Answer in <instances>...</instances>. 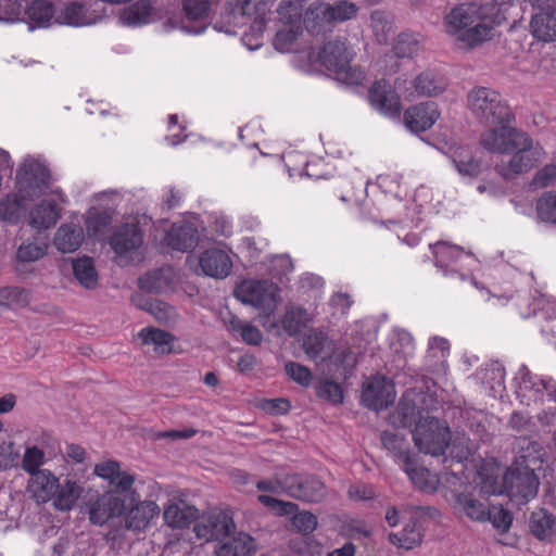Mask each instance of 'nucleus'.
Instances as JSON below:
<instances>
[{
	"label": "nucleus",
	"instance_id": "f257e3e1",
	"mask_svg": "<svg viewBox=\"0 0 556 556\" xmlns=\"http://www.w3.org/2000/svg\"><path fill=\"white\" fill-rule=\"evenodd\" d=\"M445 20L456 41L475 48L492 38L500 14L494 5L469 2L452 9Z\"/></svg>",
	"mask_w": 556,
	"mask_h": 556
},
{
	"label": "nucleus",
	"instance_id": "f03ea898",
	"mask_svg": "<svg viewBox=\"0 0 556 556\" xmlns=\"http://www.w3.org/2000/svg\"><path fill=\"white\" fill-rule=\"evenodd\" d=\"M353 58L354 52L344 37L326 42L317 54L320 64L331 72L337 80L346 85H359L365 79V73L351 64Z\"/></svg>",
	"mask_w": 556,
	"mask_h": 556
},
{
	"label": "nucleus",
	"instance_id": "7ed1b4c3",
	"mask_svg": "<svg viewBox=\"0 0 556 556\" xmlns=\"http://www.w3.org/2000/svg\"><path fill=\"white\" fill-rule=\"evenodd\" d=\"M467 106L472 116L484 125L513 122L514 114L501 96L492 88L476 86L467 93Z\"/></svg>",
	"mask_w": 556,
	"mask_h": 556
},
{
	"label": "nucleus",
	"instance_id": "20e7f679",
	"mask_svg": "<svg viewBox=\"0 0 556 556\" xmlns=\"http://www.w3.org/2000/svg\"><path fill=\"white\" fill-rule=\"evenodd\" d=\"M51 175L40 157L26 156L16 172V189L21 197L33 201L50 187Z\"/></svg>",
	"mask_w": 556,
	"mask_h": 556
},
{
	"label": "nucleus",
	"instance_id": "39448f33",
	"mask_svg": "<svg viewBox=\"0 0 556 556\" xmlns=\"http://www.w3.org/2000/svg\"><path fill=\"white\" fill-rule=\"evenodd\" d=\"M413 440L420 452L441 456L450 444L451 431L439 418L427 415L425 421L417 422Z\"/></svg>",
	"mask_w": 556,
	"mask_h": 556
},
{
	"label": "nucleus",
	"instance_id": "423d86ee",
	"mask_svg": "<svg viewBox=\"0 0 556 556\" xmlns=\"http://www.w3.org/2000/svg\"><path fill=\"white\" fill-rule=\"evenodd\" d=\"M358 8L353 2L339 1L336 4L320 3L306 11L304 25L308 33L324 31L332 22H344L357 14Z\"/></svg>",
	"mask_w": 556,
	"mask_h": 556
},
{
	"label": "nucleus",
	"instance_id": "0eeeda50",
	"mask_svg": "<svg viewBox=\"0 0 556 556\" xmlns=\"http://www.w3.org/2000/svg\"><path fill=\"white\" fill-rule=\"evenodd\" d=\"M504 485L511 502L525 505L536 496L540 481L532 468L517 464L507 469Z\"/></svg>",
	"mask_w": 556,
	"mask_h": 556
},
{
	"label": "nucleus",
	"instance_id": "6e6552de",
	"mask_svg": "<svg viewBox=\"0 0 556 556\" xmlns=\"http://www.w3.org/2000/svg\"><path fill=\"white\" fill-rule=\"evenodd\" d=\"M511 153L513 156L508 163L501 168V174L505 179L529 172L545 155L543 147L539 142H534L527 132L520 136Z\"/></svg>",
	"mask_w": 556,
	"mask_h": 556
},
{
	"label": "nucleus",
	"instance_id": "1a4fd4ad",
	"mask_svg": "<svg viewBox=\"0 0 556 556\" xmlns=\"http://www.w3.org/2000/svg\"><path fill=\"white\" fill-rule=\"evenodd\" d=\"M285 493L295 500L307 503H319L326 494L325 483L315 475H287Z\"/></svg>",
	"mask_w": 556,
	"mask_h": 556
},
{
	"label": "nucleus",
	"instance_id": "9d476101",
	"mask_svg": "<svg viewBox=\"0 0 556 556\" xmlns=\"http://www.w3.org/2000/svg\"><path fill=\"white\" fill-rule=\"evenodd\" d=\"M105 16L91 9L81 0H74L58 5L55 24L68 27H88L101 23Z\"/></svg>",
	"mask_w": 556,
	"mask_h": 556
},
{
	"label": "nucleus",
	"instance_id": "9b49d317",
	"mask_svg": "<svg viewBox=\"0 0 556 556\" xmlns=\"http://www.w3.org/2000/svg\"><path fill=\"white\" fill-rule=\"evenodd\" d=\"M163 18L161 8L153 0H132L117 14V24L127 28H140Z\"/></svg>",
	"mask_w": 556,
	"mask_h": 556
},
{
	"label": "nucleus",
	"instance_id": "f8f14e48",
	"mask_svg": "<svg viewBox=\"0 0 556 556\" xmlns=\"http://www.w3.org/2000/svg\"><path fill=\"white\" fill-rule=\"evenodd\" d=\"M439 402L432 395L420 394L417 400L404 395L396 407V416L403 427H412L425 421L430 410L437 409Z\"/></svg>",
	"mask_w": 556,
	"mask_h": 556
},
{
	"label": "nucleus",
	"instance_id": "ddd939ff",
	"mask_svg": "<svg viewBox=\"0 0 556 556\" xmlns=\"http://www.w3.org/2000/svg\"><path fill=\"white\" fill-rule=\"evenodd\" d=\"M511 122L495 123L497 128L483 131L480 136V144L488 151L500 154H509L520 136L526 132L510 126Z\"/></svg>",
	"mask_w": 556,
	"mask_h": 556
},
{
	"label": "nucleus",
	"instance_id": "4468645a",
	"mask_svg": "<svg viewBox=\"0 0 556 556\" xmlns=\"http://www.w3.org/2000/svg\"><path fill=\"white\" fill-rule=\"evenodd\" d=\"M430 247L432 248L435 266L442 271L443 276L457 277L462 281L468 278L466 274L459 270L457 265L462 258L470 257V253H465L462 247L446 241H438Z\"/></svg>",
	"mask_w": 556,
	"mask_h": 556
},
{
	"label": "nucleus",
	"instance_id": "2eb2a0df",
	"mask_svg": "<svg viewBox=\"0 0 556 556\" xmlns=\"http://www.w3.org/2000/svg\"><path fill=\"white\" fill-rule=\"evenodd\" d=\"M395 400L394 384L386 377H375L367 381L362 391V403L365 407L380 412L393 404Z\"/></svg>",
	"mask_w": 556,
	"mask_h": 556
},
{
	"label": "nucleus",
	"instance_id": "dca6fc26",
	"mask_svg": "<svg viewBox=\"0 0 556 556\" xmlns=\"http://www.w3.org/2000/svg\"><path fill=\"white\" fill-rule=\"evenodd\" d=\"M368 98L371 105L389 117H399L401 101L392 85L386 80H377L370 87Z\"/></svg>",
	"mask_w": 556,
	"mask_h": 556
},
{
	"label": "nucleus",
	"instance_id": "f3484780",
	"mask_svg": "<svg viewBox=\"0 0 556 556\" xmlns=\"http://www.w3.org/2000/svg\"><path fill=\"white\" fill-rule=\"evenodd\" d=\"M428 516L434 518L439 516V511L430 506H417L414 509V517L412 525L408 523L401 532L390 533L389 541L397 547L412 549L422 542V533L417 526V518Z\"/></svg>",
	"mask_w": 556,
	"mask_h": 556
},
{
	"label": "nucleus",
	"instance_id": "a211bd4d",
	"mask_svg": "<svg viewBox=\"0 0 556 556\" xmlns=\"http://www.w3.org/2000/svg\"><path fill=\"white\" fill-rule=\"evenodd\" d=\"M235 529L236 525L232 517L226 513L208 518L207 520L197 522L193 528L197 536L206 542H223L233 533Z\"/></svg>",
	"mask_w": 556,
	"mask_h": 556
},
{
	"label": "nucleus",
	"instance_id": "6ab92c4d",
	"mask_svg": "<svg viewBox=\"0 0 556 556\" xmlns=\"http://www.w3.org/2000/svg\"><path fill=\"white\" fill-rule=\"evenodd\" d=\"M439 116L437 103L428 101L408 108L404 112V123L408 130L418 134L430 129Z\"/></svg>",
	"mask_w": 556,
	"mask_h": 556
},
{
	"label": "nucleus",
	"instance_id": "aec40b11",
	"mask_svg": "<svg viewBox=\"0 0 556 556\" xmlns=\"http://www.w3.org/2000/svg\"><path fill=\"white\" fill-rule=\"evenodd\" d=\"M125 511V501L113 493L99 496L89 507V519L93 525L102 526Z\"/></svg>",
	"mask_w": 556,
	"mask_h": 556
},
{
	"label": "nucleus",
	"instance_id": "412c9836",
	"mask_svg": "<svg viewBox=\"0 0 556 556\" xmlns=\"http://www.w3.org/2000/svg\"><path fill=\"white\" fill-rule=\"evenodd\" d=\"M544 378L533 375L526 365H521L515 376L517 383V394L528 405L531 402L544 401Z\"/></svg>",
	"mask_w": 556,
	"mask_h": 556
},
{
	"label": "nucleus",
	"instance_id": "4be33fe9",
	"mask_svg": "<svg viewBox=\"0 0 556 556\" xmlns=\"http://www.w3.org/2000/svg\"><path fill=\"white\" fill-rule=\"evenodd\" d=\"M201 270L205 276L224 279L232 268L229 255L220 249L205 250L199 258Z\"/></svg>",
	"mask_w": 556,
	"mask_h": 556
},
{
	"label": "nucleus",
	"instance_id": "5701e85b",
	"mask_svg": "<svg viewBox=\"0 0 556 556\" xmlns=\"http://www.w3.org/2000/svg\"><path fill=\"white\" fill-rule=\"evenodd\" d=\"M143 243V233L135 224H124L115 228L110 238L111 248L119 255L137 250Z\"/></svg>",
	"mask_w": 556,
	"mask_h": 556
},
{
	"label": "nucleus",
	"instance_id": "b1692460",
	"mask_svg": "<svg viewBox=\"0 0 556 556\" xmlns=\"http://www.w3.org/2000/svg\"><path fill=\"white\" fill-rule=\"evenodd\" d=\"M236 298L243 304L263 308L271 301L266 281H244L235 290Z\"/></svg>",
	"mask_w": 556,
	"mask_h": 556
},
{
	"label": "nucleus",
	"instance_id": "393cba45",
	"mask_svg": "<svg viewBox=\"0 0 556 556\" xmlns=\"http://www.w3.org/2000/svg\"><path fill=\"white\" fill-rule=\"evenodd\" d=\"M58 481L59 479L50 470L42 469V471L30 476L27 491L38 504L47 503L53 498Z\"/></svg>",
	"mask_w": 556,
	"mask_h": 556
},
{
	"label": "nucleus",
	"instance_id": "a878e982",
	"mask_svg": "<svg viewBox=\"0 0 556 556\" xmlns=\"http://www.w3.org/2000/svg\"><path fill=\"white\" fill-rule=\"evenodd\" d=\"M529 530L541 542H551L556 534V516L546 508L533 510L529 517Z\"/></svg>",
	"mask_w": 556,
	"mask_h": 556
},
{
	"label": "nucleus",
	"instance_id": "bb28decb",
	"mask_svg": "<svg viewBox=\"0 0 556 556\" xmlns=\"http://www.w3.org/2000/svg\"><path fill=\"white\" fill-rule=\"evenodd\" d=\"M167 244L177 251H191L199 241L198 229L191 223L174 224L166 236Z\"/></svg>",
	"mask_w": 556,
	"mask_h": 556
},
{
	"label": "nucleus",
	"instance_id": "cd10ccee",
	"mask_svg": "<svg viewBox=\"0 0 556 556\" xmlns=\"http://www.w3.org/2000/svg\"><path fill=\"white\" fill-rule=\"evenodd\" d=\"M56 10L58 7L49 0H33L26 9L29 29L46 28L55 24Z\"/></svg>",
	"mask_w": 556,
	"mask_h": 556
},
{
	"label": "nucleus",
	"instance_id": "c85d7f7f",
	"mask_svg": "<svg viewBox=\"0 0 556 556\" xmlns=\"http://www.w3.org/2000/svg\"><path fill=\"white\" fill-rule=\"evenodd\" d=\"M61 218V210L52 200H42L29 213L28 224L37 230L53 227Z\"/></svg>",
	"mask_w": 556,
	"mask_h": 556
},
{
	"label": "nucleus",
	"instance_id": "c756f323",
	"mask_svg": "<svg viewBox=\"0 0 556 556\" xmlns=\"http://www.w3.org/2000/svg\"><path fill=\"white\" fill-rule=\"evenodd\" d=\"M84 239L83 228L74 223H67L56 229L53 244L62 253H73L80 248Z\"/></svg>",
	"mask_w": 556,
	"mask_h": 556
},
{
	"label": "nucleus",
	"instance_id": "7c9ffc66",
	"mask_svg": "<svg viewBox=\"0 0 556 556\" xmlns=\"http://www.w3.org/2000/svg\"><path fill=\"white\" fill-rule=\"evenodd\" d=\"M160 514V507L153 501H143L132 506L126 515V527L132 530L146 529Z\"/></svg>",
	"mask_w": 556,
	"mask_h": 556
},
{
	"label": "nucleus",
	"instance_id": "2f4dec72",
	"mask_svg": "<svg viewBox=\"0 0 556 556\" xmlns=\"http://www.w3.org/2000/svg\"><path fill=\"white\" fill-rule=\"evenodd\" d=\"M532 35L545 42L556 40V9L540 11L530 23Z\"/></svg>",
	"mask_w": 556,
	"mask_h": 556
},
{
	"label": "nucleus",
	"instance_id": "473e14b6",
	"mask_svg": "<svg viewBox=\"0 0 556 556\" xmlns=\"http://www.w3.org/2000/svg\"><path fill=\"white\" fill-rule=\"evenodd\" d=\"M181 9L189 25L203 27V33L206 30L210 25V0H181Z\"/></svg>",
	"mask_w": 556,
	"mask_h": 556
},
{
	"label": "nucleus",
	"instance_id": "72a5a7b5",
	"mask_svg": "<svg viewBox=\"0 0 556 556\" xmlns=\"http://www.w3.org/2000/svg\"><path fill=\"white\" fill-rule=\"evenodd\" d=\"M256 545L254 539L240 532L230 540L224 542L216 551L217 556H254Z\"/></svg>",
	"mask_w": 556,
	"mask_h": 556
},
{
	"label": "nucleus",
	"instance_id": "f704fd0d",
	"mask_svg": "<svg viewBox=\"0 0 556 556\" xmlns=\"http://www.w3.org/2000/svg\"><path fill=\"white\" fill-rule=\"evenodd\" d=\"M454 505L456 509L473 521H485L491 518V509L470 494H456Z\"/></svg>",
	"mask_w": 556,
	"mask_h": 556
},
{
	"label": "nucleus",
	"instance_id": "c9c22d12",
	"mask_svg": "<svg viewBox=\"0 0 556 556\" xmlns=\"http://www.w3.org/2000/svg\"><path fill=\"white\" fill-rule=\"evenodd\" d=\"M199 510L186 504H169L164 509V520L172 528H187L198 519Z\"/></svg>",
	"mask_w": 556,
	"mask_h": 556
},
{
	"label": "nucleus",
	"instance_id": "e433bc0d",
	"mask_svg": "<svg viewBox=\"0 0 556 556\" xmlns=\"http://www.w3.org/2000/svg\"><path fill=\"white\" fill-rule=\"evenodd\" d=\"M83 492L81 486L73 480L66 479L62 483L58 481V489L53 495L54 507L62 511L71 510Z\"/></svg>",
	"mask_w": 556,
	"mask_h": 556
},
{
	"label": "nucleus",
	"instance_id": "4c0bfd02",
	"mask_svg": "<svg viewBox=\"0 0 556 556\" xmlns=\"http://www.w3.org/2000/svg\"><path fill=\"white\" fill-rule=\"evenodd\" d=\"M451 160L462 176L477 177L481 173V162L468 147H457L452 151Z\"/></svg>",
	"mask_w": 556,
	"mask_h": 556
},
{
	"label": "nucleus",
	"instance_id": "58836bf2",
	"mask_svg": "<svg viewBox=\"0 0 556 556\" xmlns=\"http://www.w3.org/2000/svg\"><path fill=\"white\" fill-rule=\"evenodd\" d=\"M172 276L169 268H156L139 278L138 286L149 293H162L170 288Z\"/></svg>",
	"mask_w": 556,
	"mask_h": 556
},
{
	"label": "nucleus",
	"instance_id": "ea45409f",
	"mask_svg": "<svg viewBox=\"0 0 556 556\" xmlns=\"http://www.w3.org/2000/svg\"><path fill=\"white\" fill-rule=\"evenodd\" d=\"M307 311L301 306H289L280 324L283 332L289 337H298L309 321Z\"/></svg>",
	"mask_w": 556,
	"mask_h": 556
},
{
	"label": "nucleus",
	"instance_id": "a19ab883",
	"mask_svg": "<svg viewBox=\"0 0 556 556\" xmlns=\"http://www.w3.org/2000/svg\"><path fill=\"white\" fill-rule=\"evenodd\" d=\"M138 337L143 344L153 345L155 352L162 354L172 352V343L175 340L170 332L154 327L142 328Z\"/></svg>",
	"mask_w": 556,
	"mask_h": 556
},
{
	"label": "nucleus",
	"instance_id": "79ce46f5",
	"mask_svg": "<svg viewBox=\"0 0 556 556\" xmlns=\"http://www.w3.org/2000/svg\"><path fill=\"white\" fill-rule=\"evenodd\" d=\"M404 471L414 485L426 492H434L439 479L425 467H417L413 458L403 466Z\"/></svg>",
	"mask_w": 556,
	"mask_h": 556
},
{
	"label": "nucleus",
	"instance_id": "37998d69",
	"mask_svg": "<svg viewBox=\"0 0 556 556\" xmlns=\"http://www.w3.org/2000/svg\"><path fill=\"white\" fill-rule=\"evenodd\" d=\"M383 447L392 454V456L403 463V466L412 459L409 455V444L400 433L392 431H383L380 434Z\"/></svg>",
	"mask_w": 556,
	"mask_h": 556
},
{
	"label": "nucleus",
	"instance_id": "c03bdc74",
	"mask_svg": "<svg viewBox=\"0 0 556 556\" xmlns=\"http://www.w3.org/2000/svg\"><path fill=\"white\" fill-rule=\"evenodd\" d=\"M225 324L229 331L239 334L242 341L249 345L257 346L263 341V333L257 327L241 320L235 315H230Z\"/></svg>",
	"mask_w": 556,
	"mask_h": 556
},
{
	"label": "nucleus",
	"instance_id": "a18cd8bd",
	"mask_svg": "<svg viewBox=\"0 0 556 556\" xmlns=\"http://www.w3.org/2000/svg\"><path fill=\"white\" fill-rule=\"evenodd\" d=\"M445 88L444 79L432 72H422L415 79V89L419 96L434 97L442 93Z\"/></svg>",
	"mask_w": 556,
	"mask_h": 556
},
{
	"label": "nucleus",
	"instance_id": "49530a36",
	"mask_svg": "<svg viewBox=\"0 0 556 556\" xmlns=\"http://www.w3.org/2000/svg\"><path fill=\"white\" fill-rule=\"evenodd\" d=\"M277 15L278 22L283 26H302L303 4L300 0H281Z\"/></svg>",
	"mask_w": 556,
	"mask_h": 556
},
{
	"label": "nucleus",
	"instance_id": "de8ad7c7",
	"mask_svg": "<svg viewBox=\"0 0 556 556\" xmlns=\"http://www.w3.org/2000/svg\"><path fill=\"white\" fill-rule=\"evenodd\" d=\"M73 274L86 289H93L98 283V274L90 257L77 258L73 262Z\"/></svg>",
	"mask_w": 556,
	"mask_h": 556
},
{
	"label": "nucleus",
	"instance_id": "09e8293b",
	"mask_svg": "<svg viewBox=\"0 0 556 556\" xmlns=\"http://www.w3.org/2000/svg\"><path fill=\"white\" fill-rule=\"evenodd\" d=\"M26 201L29 200L22 198L18 191L13 197H7L5 199L1 200L0 219L11 224H16L20 219L22 211L26 206Z\"/></svg>",
	"mask_w": 556,
	"mask_h": 556
},
{
	"label": "nucleus",
	"instance_id": "8fccbe9b",
	"mask_svg": "<svg viewBox=\"0 0 556 556\" xmlns=\"http://www.w3.org/2000/svg\"><path fill=\"white\" fill-rule=\"evenodd\" d=\"M30 293L21 287L0 288V305L9 308H22L28 305Z\"/></svg>",
	"mask_w": 556,
	"mask_h": 556
},
{
	"label": "nucleus",
	"instance_id": "3c124183",
	"mask_svg": "<svg viewBox=\"0 0 556 556\" xmlns=\"http://www.w3.org/2000/svg\"><path fill=\"white\" fill-rule=\"evenodd\" d=\"M302 26L293 25V26H283L277 30L274 47L276 50L285 53L292 52L294 50L296 40L299 36L302 34Z\"/></svg>",
	"mask_w": 556,
	"mask_h": 556
},
{
	"label": "nucleus",
	"instance_id": "603ef678",
	"mask_svg": "<svg viewBox=\"0 0 556 556\" xmlns=\"http://www.w3.org/2000/svg\"><path fill=\"white\" fill-rule=\"evenodd\" d=\"M161 14L163 15V17H166V20L162 24V29L165 33H170L173 30L179 29L188 35L203 34V27H193L192 25H189L185 16L180 17L177 14H172L168 10L163 11L162 9Z\"/></svg>",
	"mask_w": 556,
	"mask_h": 556
},
{
	"label": "nucleus",
	"instance_id": "864d4df0",
	"mask_svg": "<svg viewBox=\"0 0 556 556\" xmlns=\"http://www.w3.org/2000/svg\"><path fill=\"white\" fill-rule=\"evenodd\" d=\"M505 376V368L498 361L491 362L481 370L482 382L494 391L497 388H504Z\"/></svg>",
	"mask_w": 556,
	"mask_h": 556
},
{
	"label": "nucleus",
	"instance_id": "5fc2aeb1",
	"mask_svg": "<svg viewBox=\"0 0 556 556\" xmlns=\"http://www.w3.org/2000/svg\"><path fill=\"white\" fill-rule=\"evenodd\" d=\"M538 216L545 223L556 225V192H544L536 202Z\"/></svg>",
	"mask_w": 556,
	"mask_h": 556
},
{
	"label": "nucleus",
	"instance_id": "6e6d98bb",
	"mask_svg": "<svg viewBox=\"0 0 556 556\" xmlns=\"http://www.w3.org/2000/svg\"><path fill=\"white\" fill-rule=\"evenodd\" d=\"M316 395L332 404H341L343 402V390L338 382L332 380H321L315 386Z\"/></svg>",
	"mask_w": 556,
	"mask_h": 556
},
{
	"label": "nucleus",
	"instance_id": "4d7b16f0",
	"mask_svg": "<svg viewBox=\"0 0 556 556\" xmlns=\"http://www.w3.org/2000/svg\"><path fill=\"white\" fill-rule=\"evenodd\" d=\"M45 453L37 446L26 447L23 459H22V468L33 476L34 473L42 471L40 467L45 463Z\"/></svg>",
	"mask_w": 556,
	"mask_h": 556
},
{
	"label": "nucleus",
	"instance_id": "13d9d810",
	"mask_svg": "<svg viewBox=\"0 0 556 556\" xmlns=\"http://www.w3.org/2000/svg\"><path fill=\"white\" fill-rule=\"evenodd\" d=\"M47 253L46 243L23 242L16 251V260L22 263H30L41 258Z\"/></svg>",
	"mask_w": 556,
	"mask_h": 556
},
{
	"label": "nucleus",
	"instance_id": "bf43d9fd",
	"mask_svg": "<svg viewBox=\"0 0 556 556\" xmlns=\"http://www.w3.org/2000/svg\"><path fill=\"white\" fill-rule=\"evenodd\" d=\"M328 337L321 331L309 333L303 341V349L312 359L321 357Z\"/></svg>",
	"mask_w": 556,
	"mask_h": 556
},
{
	"label": "nucleus",
	"instance_id": "052dcab7",
	"mask_svg": "<svg viewBox=\"0 0 556 556\" xmlns=\"http://www.w3.org/2000/svg\"><path fill=\"white\" fill-rule=\"evenodd\" d=\"M556 185V164H546L533 176L530 187L542 189Z\"/></svg>",
	"mask_w": 556,
	"mask_h": 556
},
{
	"label": "nucleus",
	"instance_id": "680f3d73",
	"mask_svg": "<svg viewBox=\"0 0 556 556\" xmlns=\"http://www.w3.org/2000/svg\"><path fill=\"white\" fill-rule=\"evenodd\" d=\"M397 58H410L418 51V42L408 34H401L393 46Z\"/></svg>",
	"mask_w": 556,
	"mask_h": 556
},
{
	"label": "nucleus",
	"instance_id": "e2e57ef3",
	"mask_svg": "<svg viewBox=\"0 0 556 556\" xmlns=\"http://www.w3.org/2000/svg\"><path fill=\"white\" fill-rule=\"evenodd\" d=\"M285 370L292 380L303 387H308L312 382L313 374L304 365L295 362H288L285 366Z\"/></svg>",
	"mask_w": 556,
	"mask_h": 556
},
{
	"label": "nucleus",
	"instance_id": "0e129e2a",
	"mask_svg": "<svg viewBox=\"0 0 556 556\" xmlns=\"http://www.w3.org/2000/svg\"><path fill=\"white\" fill-rule=\"evenodd\" d=\"M139 307L151 313L157 320H167L170 317L172 306L161 300L148 299Z\"/></svg>",
	"mask_w": 556,
	"mask_h": 556
},
{
	"label": "nucleus",
	"instance_id": "69168bd1",
	"mask_svg": "<svg viewBox=\"0 0 556 556\" xmlns=\"http://www.w3.org/2000/svg\"><path fill=\"white\" fill-rule=\"evenodd\" d=\"M450 352V343L445 338L432 337L429 339L427 356L443 362Z\"/></svg>",
	"mask_w": 556,
	"mask_h": 556
},
{
	"label": "nucleus",
	"instance_id": "338daca9",
	"mask_svg": "<svg viewBox=\"0 0 556 556\" xmlns=\"http://www.w3.org/2000/svg\"><path fill=\"white\" fill-rule=\"evenodd\" d=\"M293 525L299 531L303 533H311L317 527V518L312 513L303 511L294 515Z\"/></svg>",
	"mask_w": 556,
	"mask_h": 556
},
{
	"label": "nucleus",
	"instance_id": "774afa93",
	"mask_svg": "<svg viewBox=\"0 0 556 556\" xmlns=\"http://www.w3.org/2000/svg\"><path fill=\"white\" fill-rule=\"evenodd\" d=\"M94 472L99 477L109 480L110 483H114L116 476H118V473L121 472V466L118 462L109 460L96 465Z\"/></svg>",
	"mask_w": 556,
	"mask_h": 556
}]
</instances>
